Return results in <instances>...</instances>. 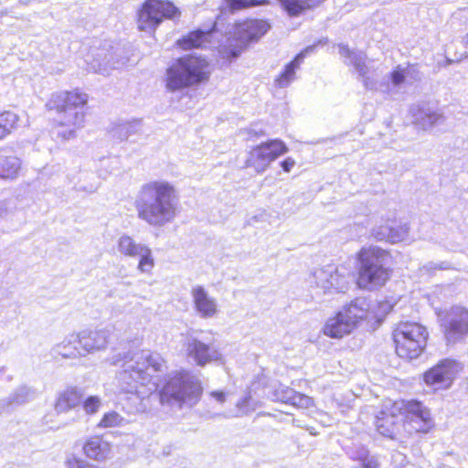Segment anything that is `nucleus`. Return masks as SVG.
<instances>
[{
  "instance_id": "obj_1",
  "label": "nucleus",
  "mask_w": 468,
  "mask_h": 468,
  "mask_svg": "<svg viewBox=\"0 0 468 468\" xmlns=\"http://www.w3.org/2000/svg\"><path fill=\"white\" fill-rule=\"evenodd\" d=\"M133 205L140 220L150 227L162 228L176 218L178 196L170 182L151 180L140 186Z\"/></svg>"
},
{
  "instance_id": "obj_2",
  "label": "nucleus",
  "mask_w": 468,
  "mask_h": 468,
  "mask_svg": "<svg viewBox=\"0 0 468 468\" xmlns=\"http://www.w3.org/2000/svg\"><path fill=\"white\" fill-rule=\"evenodd\" d=\"M112 364L122 367L119 374L122 388L127 393L138 396H145L156 389V383L153 381L154 374L165 367L163 357L149 350L118 354Z\"/></svg>"
},
{
  "instance_id": "obj_3",
  "label": "nucleus",
  "mask_w": 468,
  "mask_h": 468,
  "mask_svg": "<svg viewBox=\"0 0 468 468\" xmlns=\"http://www.w3.org/2000/svg\"><path fill=\"white\" fill-rule=\"evenodd\" d=\"M88 95L80 90L61 91L52 95L48 105L56 110L57 135L64 141L73 139L84 127Z\"/></svg>"
},
{
  "instance_id": "obj_4",
  "label": "nucleus",
  "mask_w": 468,
  "mask_h": 468,
  "mask_svg": "<svg viewBox=\"0 0 468 468\" xmlns=\"http://www.w3.org/2000/svg\"><path fill=\"white\" fill-rule=\"evenodd\" d=\"M202 391L197 376L187 370L175 371L159 392L160 402L172 408H192L200 400Z\"/></svg>"
},
{
  "instance_id": "obj_5",
  "label": "nucleus",
  "mask_w": 468,
  "mask_h": 468,
  "mask_svg": "<svg viewBox=\"0 0 468 468\" xmlns=\"http://www.w3.org/2000/svg\"><path fill=\"white\" fill-rule=\"evenodd\" d=\"M211 69L201 56L186 55L177 58L166 69L165 87L169 91L197 85L209 79Z\"/></svg>"
},
{
  "instance_id": "obj_6",
  "label": "nucleus",
  "mask_w": 468,
  "mask_h": 468,
  "mask_svg": "<svg viewBox=\"0 0 468 468\" xmlns=\"http://www.w3.org/2000/svg\"><path fill=\"white\" fill-rule=\"evenodd\" d=\"M388 260L389 254L385 250L374 246L362 248L357 254V286L374 291L385 285L390 275Z\"/></svg>"
},
{
  "instance_id": "obj_7",
  "label": "nucleus",
  "mask_w": 468,
  "mask_h": 468,
  "mask_svg": "<svg viewBox=\"0 0 468 468\" xmlns=\"http://www.w3.org/2000/svg\"><path fill=\"white\" fill-rule=\"evenodd\" d=\"M338 48L339 54L347 59L346 64L353 65L367 90L389 93L393 89L399 88L410 74L411 69H414L413 67L402 68L399 65L387 76L386 81L378 82L369 75L370 68L366 64L367 56L364 52L351 50L344 44H339Z\"/></svg>"
},
{
  "instance_id": "obj_8",
  "label": "nucleus",
  "mask_w": 468,
  "mask_h": 468,
  "mask_svg": "<svg viewBox=\"0 0 468 468\" xmlns=\"http://www.w3.org/2000/svg\"><path fill=\"white\" fill-rule=\"evenodd\" d=\"M396 352L399 356L415 359L420 356L426 346L427 329L418 323H400L393 333Z\"/></svg>"
},
{
  "instance_id": "obj_9",
  "label": "nucleus",
  "mask_w": 468,
  "mask_h": 468,
  "mask_svg": "<svg viewBox=\"0 0 468 468\" xmlns=\"http://www.w3.org/2000/svg\"><path fill=\"white\" fill-rule=\"evenodd\" d=\"M269 28V24L263 20H248L237 24L232 37H228L226 43L219 46V53L224 57L236 58L250 42L257 41Z\"/></svg>"
},
{
  "instance_id": "obj_10",
  "label": "nucleus",
  "mask_w": 468,
  "mask_h": 468,
  "mask_svg": "<svg viewBox=\"0 0 468 468\" xmlns=\"http://www.w3.org/2000/svg\"><path fill=\"white\" fill-rule=\"evenodd\" d=\"M178 14L177 7L169 1L146 0L138 12V29L145 32L154 31L165 17L174 18Z\"/></svg>"
},
{
  "instance_id": "obj_11",
  "label": "nucleus",
  "mask_w": 468,
  "mask_h": 468,
  "mask_svg": "<svg viewBox=\"0 0 468 468\" xmlns=\"http://www.w3.org/2000/svg\"><path fill=\"white\" fill-rule=\"evenodd\" d=\"M288 148L280 140H271L252 148L245 161V167L253 168L258 174L263 173L272 161L286 153Z\"/></svg>"
},
{
  "instance_id": "obj_12",
  "label": "nucleus",
  "mask_w": 468,
  "mask_h": 468,
  "mask_svg": "<svg viewBox=\"0 0 468 468\" xmlns=\"http://www.w3.org/2000/svg\"><path fill=\"white\" fill-rule=\"evenodd\" d=\"M440 320L448 343H456L468 334V311L463 307H452L440 314Z\"/></svg>"
},
{
  "instance_id": "obj_13",
  "label": "nucleus",
  "mask_w": 468,
  "mask_h": 468,
  "mask_svg": "<svg viewBox=\"0 0 468 468\" xmlns=\"http://www.w3.org/2000/svg\"><path fill=\"white\" fill-rule=\"evenodd\" d=\"M117 250L121 255L130 258H138L140 272L150 273L154 267V259L152 250L145 244L136 240L127 234L122 235L117 240Z\"/></svg>"
},
{
  "instance_id": "obj_14",
  "label": "nucleus",
  "mask_w": 468,
  "mask_h": 468,
  "mask_svg": "<svg viewBox=\"0 0 468 468\" xmlns=\"http://www.w3.org/2000/svg\"><path fill=\"white\" fill-rule=\"evenodd\" d=\"M313 277L316 286L324 293L346 292L350 283L349 273L332 265L315 270Z\"/></svg>"
},
{
  "instance_id": "obj_15",
  "label": "nucleus",
  "mask_w": 468,
  "mask_h": 468,
  "mask_svg": "<svg viewBox=\"0 0 468 468\" xmlns=\"http://www.w3.org/2000/svg\"><path fill=\"white\" fill-rule=\"evenodd\" d=\"M460 370L461 367L455 360L446 358L427 370L423 375V380L434 390L445 389L452 386Z\"/></svg>"
},
{
  "instance_id": "obj_16",
  "label": "nucleus",
  "mask_w": 468,
  "mask_h": 468,
  "mask_svg": "<svg viewBox=\"0 0 468 468\" xmlns=\"http://www.w3.org/2000/svg\"><path fill=\"white\" fill-rule=\"evenodd\" d=\"M185 347L187 356L193 359L199 367L220 361L223 358L222 355L212 344L205 343L194 336L186 339Z\"/></svg>"
},
{
  "instance_id": "obj_17",
  "label": "nucleus",
  "mask_w": 468,
  "mask_h": 468,
  "mask_svg": "<svg viewBox=\"0 0 468 468\" xmlns=\"http://www.w3.org/2000/svg\"><path fill=\"white\" fill-rule=\"evenodd\" d=\"M87 69L102 75L110 74L111 69H118L124 62L113 60V53L106 49L95 48L85 58Z\"/></svg>"
},
{
  "instance_id": "obj_18",
  "label": "nucleus",
  "mask_w": 468,
  "mask_h": 468,
  "mask_svg": "<svg viewBox=\"0 0 468 468\" xmlns=\"http://www.w3.org/2000/svg\"><path fill=\"white\" fill-rule=\"evenodd\" d=\"M284 9L291 16H297L305 9L311 8L322 0H280ZM267 0H229L232 9H240L265 4Z\"/></svg>"
},
{
  "instance_id": "obj_19",
  "label": "nucleus",
  "mask_w": 468,
  "mask_h": 468,
  "mask_svg": "<svg viewBox=\"0 0 468 468\" xmlns=\"http://www.w3.org/2000/svg\"><path fill=\"white\" fill-rule=\"evenodd\" d=\"M341 311L355 328L361 321L375 318L371 303L365 297H357L352 300L343 306Z\"/></svg>"
},
{
  "instance_id": "obj_20",
  "label": "nucleus",
  "mask_w": 468,
  "mask_h": 468,
  "mask_svg": "<svg viewBox=\"0 0 468 468\" xmlns=\"http://www.w3.org/2000/svg\"><path fill=\"white\" fill-rule=\"evenodd\" d=\"M79 345L84 356L87 353L100 351L107 346L109 331L105 329L83 330L78 335Z\"/></svg>"
},
{
  "instance_id": "obj_21",
  "label": "nucleus",
  "mask_w": 468,
  "mask_h": 468,
  "mask_svg": "<svg viewBox=\"0 0 468 468\" xmlns=\"http://www.w3.org/2000/svg\"><path fill=\"white\" fill-rule=\"evenodd\" d=\"M191 296L196 311L202 318L214 317L218 313V303L204 287L197 285L192 288Z\"/></svg>"
},
{
  "instance_id": "obj_22",
  "label": "nucleus",
  "mask_w": 468,
  "mask_h": 468,
  "mask_svg": "<svg viewBox=\"0 0 468 468\" xmlns=\"http://www.w3.org/2000/svg\"><path fill=\"white\" fill-rule=\"evenodd\" d=\"M414 123L420 129L427 131L445 122L444 115L439 111L415 106L411 108Z\"/></svg>"
},
{
  "instance_id": "obj_23",
  "label": "nucleus",
  "mask_w": 468,
  "mask_h": 468,
  "mask_svg": "<svg viewBox=\"0 0 468 468\" xmlns=\"http://www.w3.org/2000/svg\"><path fill=\"white\" fill-rule=\"evenodd\" d=\"M354 329V325L340 310L334 317L327 320L324 327V333L332 338H341L350 334Z\"/></svg>"
},
{
  "instance_id": "obj_24",
  "label": "nucleus",
  "mask_w": 468,
  "mask_h": 468,
  "mask_svg": "<svg viewBox=\"0 0 468 468\" xmlns=\"http://www.w3.org/2000/svg\"><path fill=\"white\" fill-rule=\"evenodd\" d=\"M85 455L95 461H104L111 455V444L100 436L90 437L83 445Z\"/></svg>"
},
{
  "instance_id": "obj_25",
  "label": "nucleus",
  "mask_w": 468,
  "mask_h": 468,
  "mask_svg": "<svg viewBox=\"0 0 468 468\" xmlns=\"http://www.w3.org/2000/svg\"><path fill=\"white\" fill-rule=\"evenodd\" d=\"M405 411L408 418L418 424L416 430L418 431H425L431 421V414L429 410L420 401L410 400L405 404Z\"/></svg>"
},
{
  "instance_id": "obj_26",
  "label": "nucleus",
  "mask_w": 468,
  "mask_h": 468,
  "mask_svg": "<svg viewBox=\"0 0 468 468\" xmlns=\"http://www.w3.org/2000/svg\"><path fill=\"white\" fill-rule=\"evenodd\" d=\"M82 394L75 388H69L58 393L54 410L57 414L66 413L80 405Z\"/></svg>"
},
{
  "instance_id": "obj_27",
  "label": "nucleus",
  "mask_w": 468,
  "mask_h": 468,
  "mask_svg": "<svg viewBox=\"0 0 468 468\" xmlns=\"http://www.w3.org/2000/svg\"><path fill=\"white\" fill-rule=\"evenodd\" d=\"M314 46H309L304 50L300 52L292 61L286 65L284 70L281 73V75L275 80V84L279 88H285L290 85V83L295 78V70L299 68L303 59L311 52L314 50Z\"/></svg>"
},
{
  "instance_id": "obj_28",
  "label": "nucleus",
  "mask_w": 468,
  "mask_h": 468,
  "mask_svg": "<svg viewBox=\"0 0 468 468\" xmlns=\"http://www.w3.org/2000/svg\"><path fill=\"white\" fill-rule=\"evenodd\" d=\"M399 425V417L394 413L381 411L376 417L375 426L379 434L393 438Z\"/></svg>"
},
{
  "instance_id": "obj_29",
  "label": "nucleus",
  "mask_w": 468,
  "mask_h": 468,
  "mask_svg": "<svg viewBox=\"0 0 468 468\" xmlns=\"http://www.w3.org/2000/svg\"><path fill=\"white\" fill-rule=\"evenodd\" d=\"M213 33V30L203 31L201 29H197L190 32L184 38L179 39L177 44L184 49L206 47V44L210 41Z\"/></svg>"
},
{
  "instance_id": "obj_30",
  "label": "nucleus",
  "mask_w": 468,
  "mask_h": 468,
  "mask_svg": "<svg viewBox=\"0 0 468 468\" xmlns=\"http://www.w3.org/2000/svg\"><path fill=\"white\" fill-rule=\"evenodd\" d=\"M79 344V337L75 334L66 336L62 342L53 347V352L61 356L64 358H74L78 356H84L82 352L77 347Z\"/></svg>"
},
{
  "instance_id": "obj_31",
  "label": "nucleus",
  "mask_w": 468,
  "mask_h": 468,
  "mask_svg": "<svg viewBox=\"0 0 468 468\" xmlns=\"http://www.w3.org/2000/svg\"><path fill=\"white\" fill-rule=\"evenodd\" d=\"M21 161L16 156L0 155V177L14 179L18 176Z\"/></svg>"
},
{
  "instance_id": "obj_32",
  "label": "nucleus",
  "mask_w": 468,
  "mask_h": 468,
  "mask_svg": "<svg viewBox=\"0 0 468 468\" xmlns=\"http://www.w3.org/2000/svg\"><path fill=\"white\" fill-rule=\"evenodd\" d=\"M19 117L12 112H4L0 114V140L5 138L17 127Z\"/></svg>"
},
{
  "instance_id": "obj_33",
  "label": "nucleus",
  "mask_w": 468,
  "mask_h": 468,
  "mask_svg": "<svg viewBox=\"0 0 468 468\" xmlns=\"http://www.w3.org/2000/svg\"><path fill=\"white\" fill-rule=\"evenodd\" d=\"M394 218H381L371 229V236L379 241H388L390 234V225Z\"/></svg>"
},
{
  "instance_id": "obj_34",
  "label": "nucleus",
  "mask_w": 468,
  "mask_h": 468,
  "mask_svg": "<svg viewBox=\"0 0 468 468\" xmlns=\"http://www.w3.org/2000/svg\"><path fill=\"white\" fill-rule=\"evenodd\" d=\"M410 228L407 224H401L394 218L390 225V234L388 242L398 243L404 241L409 236Z\"/></svg>"
},
{
  "instance_id": "obj_35",
  "label": "nucleus",
  "mask_w": 468,
  "mask_h": 468,
  "mask_svg": "<svg viewBox=\"0 0 468 468\" xmlns=\"http://www.w3.org/2000/svg\"><path fill=\"white\" fill-rule=\"evenodd\" d=\"M128 420L121 416L118 412L112 410L106 412L100 420L98 427L100 428H115L122 427L128 424Z\"/></svg>"
},
{
  "instance_id": "obj_36",
  "label": "nucleus",
  "mask_w": 468,
  "mask_h": 468,
  "mask_svg": "<svg viewBox=\"0 0 468 468\" xmlns=\"http://www.w3.org/2000/svg\"><path fill=\"white\" fill-rule=\"evenodd\" d=\"M35 395L34 390L31 388L27 386L18 387L12 394H10V398L14 406L16 408L20 405H23L33 399Z\"/></svg>"
},
{
  "instance_id": "obj_37",
  "label": "nucleus",
  "mask_w": 468,
  "mask_h": 468,
  "mask_svg": "<svg viewBox=\"0 0 468 468\" xmlns=\"http://www.w3.org/2000/svg\"><path fill=\"white\" fill-rule=\"evenodd\" d=\"M139 130L138 122H125L117 125L112 130V136L120 141L127 140L132 134H134Z\"/></svg>"
},
{
  "instance_id": "obj_38",
  "label": "nucleus",
  "mask_w": 468,
  "mask_h": 468,
  "mask_svg": "<svg viewBox=\"0 0 468 468\" xmlns=\"http://www.w3.org/2000/svg\"><path fill=\"white\" fill-rule=\"evenodd\" d=\"M356 458L360 461L362 468H379L378 459L365 449L359 451Z\"/></svg>"
},
{
  "instance_id": "obj_39",
  "label": "nucleus",
  "mask_w": 468,
  "mask_h": 468,
  "mask_svg": "<svg viewBox=\"0 0 468 468\" xmlns=\"http://www.w3.org/2000/svg\"><path fill=\"white\" fill-rule=\"evenodd\" d=\"M452 269H453L452 264L447 261H440V262L430 261V262L424 264L420 268V271H422L423 273L432 274L436 271H444V270H452Z\"/></svg>"
},
{
  "instance_id": "obj_40",
  "label": "nucleus",
  "mask_w": 468,
  "mask_h": 468,
  "mask_svg": "<svg viewBox=\"0 0 468 468\" xmlns=\"http://www.w3.org/2000/svg\"><path fill=\"white\" fill-rule=\"evenodd\" d=\"M132 283L130 282H122L117 283V286L110 292L111 297H116L120 300H126L130 296H135L129 290L128 287Z\"/></svg>"
},
{
  "instance_id": "obj_41",
  "label": "nucleus",
  "mask_w": 468,
  "mask_h": 468,
  "mask_svg": "<svg viewBox=\"0 0 468 468\" xmlns=\"http://www.w3.org/2000/svg\"><path fill=\"white\" fill-rule=\"evenodd\" d=\"M101 406V400L98 396H90L83 401V410L87 414L96 413Z\"/></svg>"
},
{
  "instance_id": "obj_42",
  "label": "nucleus",
  "mask_w": 468,
  "mask_h": 468,
  "mask_svg": "<svg viewBox=\"0 0 468 468\" xmlns=\"http://www.w3.org/2000/svg\"><path fill=\"white\" fill-rule=\"evenodd\" d=\"M250 400H251L250 395H247V396L243 397L242 399H240L237 402V408H238L239 416L247 415L255 410L256 405L251 404Z\"/></svg>"
},
{
  "instance_id": "obj_43",
  "label": "nucleus",
  "mask_w": 468,
  "mask_h": 468,
  "mask_svg": "<svg viewBox=\"0 0 468 468\" xmlns=\"http://www.w3.org/2000/svg\"><path fill=\"white\" fill-rule=\"evenodd\" d=\"M290 404L297 408L308 409L313 405V399L304 394L295 391Z\"/></svg>"
},
{
  "instance_id": "obj_44",
  "label": "nucleus",
  "mask_w": 468,
  "mask_h": 468,
  "mask_svg": "<svg viewBox=\"0 0 468 468\" xmlns=\"http://www.w3.org/2000/svg\"><path fill=\"white\" fill-rule=\"evenodd\" d=\"M294 394V389L288 387H282L277 390V399L281 400L283 403L290 404L291 401L292 400Z\"/></svg>"
},
{
  "instance_id": "obj_45",
  "label": "nucleus",
  "mask_w": 468,
  "mask_h": 468,
  "mask_svg": "<svg viewBox=\"0 0 468 468\" xmlns=\"http://www.w3.org/2000/svg\"><path fill=\"white\" fill-rule=\"evenodd\" d=\"M16 409L10 396L7 398L0 399V415L9 413Z\"/></svg>"
},
{
  "instance_id": "obj_46",
  "label": "nucleus",
  "mask_w": 468,
  "mask_h": 468,
  "mask_svg": "<svg viewBox=\"0 0 468 468\" xmlns=\"http://www.w3.org/2000/svg\"><path fill=\"white\" fill-rule=\"evenodd\" d=\"M210 398L214 399L219 404H224L227 399V393L224 391H211L209 393Z\"/></svg>"
},
{
  "instance_id": "obj_47",
  "label": "nucleus",
  "mask_w": 468,
  "mask_h": 468,
  "mask_svg": "<svg viewBox=\"0 0 468 468\" xmlns=\"http://www.w3.org/2000/svg\"><path fill=\"white\" fill-rule=\"evenodd\" d=\"M294 165L295 161L292 157H288L281 163L282 170L286 173H289Z\"/></svg>"
},
{
  "instance_id": "obj_48",
  "label": "nucleus",
  "mask_w": 468,
  "mask_h": 468,
  "mask_svg": "<svg viewBox=\"0 0 468 468\" xmlns=\"http://www.w3.org/2000/svg\"><path fill=\"white\" fill-rule=\"evenodd\" d=\"M54 414L53 413H48V414H46L44 417H43V423L47 426H48L49 429H54L56 428L55 427V420H54Z\"/></svg>"
},
{
  "instance_id": "obj_49",
  "label": "nucleus",
  "mask_w": 468,
  "mask_h": 468,
  "mask_svg": "<svg viewBox=\"0 0 468 468\" xmlns=\"http://www.w3.org/2000/svg\"><path fill=\"white\" fill-rule=\"evenodd\" d=\"M412 67L414 68V69H411V72L409 76H411L415 80H420V72L417 70L415 66H412Z\"/></svg>"
},
{
  "instance_id": "obj_50",
  "label": "nucleus",
  "mask_w": 468,
  "mask_h": 468,
  "mask_svg": "<svg viewBox=\"0 0 468 468\" xmlns=\"http://www.w3.org/2000/svg\"><path fill=\"white\" fill-rule=\"evenodd\" d=\"M5 372H6V367H2L0 368V378H1V379H3V378H4Z\"/></svg>"
},
{
  "instance_id": "obj_51",
  "label": "nucleus",
  "mask_w": 468,
  "mask_h": 468,
  "mask_svg": "<svg viewBox=\"0 0 468 468\" xmlns=\"http://www.w3.org/2000/svg\"><path fill=\"white\" fill-rule=\"evenodd\" d=\"M463 42L465 45L466 48H468V33L463 37Z\"/></svg>"
},
{
  "instance_id": "obj_52",
  "label": "nucleus",
  "mask_w": 468,
  "mask_h": 468,
  "mask_svg": "<svg viewBox=\"0 0 468 468\" xmlns=\"http://www.w3.org/2000/svg\"><path fill=\"white\" fill-rule=\"evenodd\" d=\"M452 59H447V64H452Z\"/></svg>"
},
{
  "instance_id": "obj_53",
  "label": "nucleus",
  "mask_w": 468,
  "mask_h": 468,
  "mask_svg": "<svg viewBox=\"0 0 468 468\" xmlns=\"http://www.w3.org/2000/svg\"><path fill=\"white\" fill-rule=\"evenodd\" d=\"M12 379V377H7L6 380L10 381Z\"/></svg>"
},
{
  "instance_id": "obj_54",
  "label": "nucleus",
  "mask_w": 468,
  "mask_h": 468,
  "mask_svg": "<svg viewBox=\"0 0 468 468\" xmlns=\"http://www.w3.org/2000/svg\"><path fill=\"white\" fill-rule=\"evenodd\" d=\"M96 188H97V187H94V188L90 189V192H93Z\"/></svg>"
}]
</instances>
